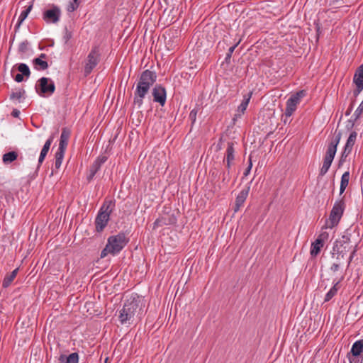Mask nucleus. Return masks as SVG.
Returning a JSON list of instances; mask_svg holds the SVG:
<instances>
[{"instance_id": "f257e3e1", "label": "nucleus", "mask_w": 363, "mask_h": 363, "mask_svg": "<svg viewBox=\"0 0 363 363\" xmlns=\"http://www.w3.org/2000/svg\"><path fill=\"white\" fill-rule=\"evenodd\" d=\"M143 300L138 296L127 298L119 311L118 319L121 325H130L140 319L143 315Z\"/></svg>"}, {"instance_id": "f03ea898", "label": "nucleus", "mask_w": 363, "mask_h": 363, "mask_svg": "<svg viewBox=\"0 0 363 363\" xmlns=\"http://www.w3.org/2000/svg\"><path fill=\"white\" fill-rule=\"evenodd\" d=\"M157 75L155 72L148 69L142 72L134 92V104L141 107L143 99L147 94L150 88L156 82Z\"/></svg>"}, {"instance_id": "7ed1b4c3", "label": "nucleus", "mask_w": 363, "mask_h": 363, "mask_svg": "<svg viewBox=\"0 0 363 363\" xmlns=\"http://www.w3.org/2000/svg\"><path fill=\"white\" fill-rule=\"evenodd\" d=\"M128 240L124 233H118L108 238L105 248L101 251V258H104L108 254H118L127 245Z\"/></svg>"}, {"instance_id": "20e7f679", "label": "nucleus", "mask_w": 363, "mask_h": 363, "mask_svg": "<svg viewBox=\"0 0 363 363\" xmlns=\"http://www.w3.org/2000/svg\"><path fill=\"white\" fill-rule=\"evenodd\" d=\"M113 203L111 201H106L100 208L95 220L96 228L98 232L102 231L106 226L113 211Z\"/></svg>"}, {"instance_id": "39448f33", "label": "nucleus", "mask_w": 363, "mask_h": 363, "mask_svg": "<svg viewBox=\"0 0 363 363\" xmlns=\"http://www.w3.org/2000/svg\"><path fill=\"white\" fill-rule=\"evenodd\" d=\"M345 206V202L342 199L335 202L330 214L329 223H328L329 228H333L338 224L343 214Z\"/></svg>"}, {"instance_id": "423d86ee", "label": "nucleus", "mask_w": 363, "mask_h": 363, "mask_svg": "<svg viewBox=\"0 0 363 363\" xmlns=\"http://www.w3.org/2000/svg\"><path fill=\"white\" fill-rule=\"evenodd\" d=\"M62 15L61 10L59 6L51 4L48 9L43 12V19L47 23L55 24L60 20Z\"/></svg>"}, {"instance_id": "0eeeda50", "label": "nucleus", "mask_w": 363, "mask_h": 363, "mask_svg": "<svg viewBox=\"0 0 363 363\" xmlns=\"http://www.w3.org/2000/svg\"><path fill=\"white\" fill-rule=\"evenodd\" d=\"M328 238L329 234L326 231H322L319 234L316 240L311 243L310 252L312 257H315L320 253L321 248Z\"/></svg>"}, {"instance_id": "6e6552de", "label": "nucleus", "mask_w": 363, "mask_h": 363, "mask_svg": "<svg viewBox=\"0 0 363 363\" xmlns=\"http://www.w3.org/2000/svg\"><path fill=\"white\" fill-rule=\"evenodd\" d=\"M340 139L341 133L339 132L335 134V139L329 144L323 160L333 162L337 152V146L339 144Z\"/></svg>"}, {"instance_id": "1a4fd4ad", "label": "nucleus", "mask_w": 363, "mask_h": 363, "mask_svg": "<svg viewBox=\"0 0 363 363\" xmlns=\"http://www.w3.org/2000/svg\"><path fill=\"white\" fill-rule=\"evenodd\" d=\"M99 56V54L96 49L92 50L88 55L84 66V72L86 74H89L98 64Z\"/></svg>"}, {"instance_id": "9d476101", "label": "nucleus", "mask_w": 363, "mask_h": 363, "mask_svg": "<svg viewBox=\"0 0 363 363\" xmlns=\"http://www.w3.org/2000/svg\"><path fill=\"white\" fill-rule=\"evenodd\" d=\"M39 86L41 93L44 96H50L55 91L54 82L49 78L42 77L39 79Z\"/></svg>"}, {"instance_id": "9b49d317", "label": "nucleus", "mask_w": 363, "mask_h": 363, "mask_svg": "<svg viewBox=\"0 0 363 363\" xmlns=\"http://www.w3.org/2000/svg\"><path fill=\"white\" fill-rule=\"evenodd\" d=\"M154 101L159 103L162 106L165 104L167 94L165 89L161 85H156L152 89Z\"/></svg>"}, {"instance_id": "f8f14e48", "label": "nucleus", "mask_w": 363, "mask_h": 363, "mask_svg": "<svg viewBox=\"0 0 363 363\" xmlns=\"http://www.w3.org/2000/svg\"><path fill=\"white\" fill-rule=\"evenodd\" d=\"M353 82L357 86V94H359L363 89V65H360L357 69L354 75Z\"/></svg>"}, {"instance_id": "ddd939ff", "label": "nucleus", "mask_w": 363, "mask_h": 363, "mask_svg": "<svg viewBox=\"0 0 363 363\" xmlns=\"http://www.w3.org/2000/svg\"><path fill=\"white\" fill-rule=\"evenodd\" d=\"M357 138V133L353 131L350 134V136L347 140V143L345 145L344 150L342 153V159L347 157V155L351 152L352 150V147L354 145L355 140Z\"/></svg>"}, {"instance_id": "4468645a", "label": "nucleus", "mask_w": 363, "mask_h": 363, "mask_svg": "<svg viewBox=\"0 0 363 363\" xmlns=\"http://www.w3.org/2000/svg\"><path fill=\"white\" fill-rule=\"evenodd\" d=\"M251 95H252V93H248L247 94H245L243 96V99H242L241 104L238 107L237 113L235 114L236 117H240L245 113V111L250 103V101L251 99Z\"/></svg>"}, {"instance_id": "2eb2a0df", "label": "nucleus", "mask_w": 363, "mask_h": 363, "mask_svg": "<svg viewBox=\"0 0 363 363\" xmlns=\"http://www.w3.org/2000/svg\"><path fill=\"white\" fill-rule=\"evenodd\" d=\"M53 139H54V137L51 136L45 143V144H44V145H43V148L41 150L39 158H38V167L44 161L45 157H46V155H47V154H48V151L50 150V145H51V144H52V143L53 141Z\"/></svg>"}, {"instance_id": "dca6fc26", "label": "nucleus", "mask_w": 363, "mask_h": 363, "mask_svg": "<svg viewBox=\"0 0 363 363\" xmlns=\"http://www.w3.org/2000/svg\"><path fill=\"white\" fill-rule=\"evenodd\" d=\"M69 135H70L69 130H68L66 128H64L62 130L61 135H60V140L59 147H58L57 150L65 151L67 144H68Z\"/></svg>"}, {"instance_id": "f3484780", "label": "nucleus", "mask_w": 363, "mask_h": 363, "mask_svg": "<svg viewBox=\"0 0 363 363\" xmlns=\"http://www.w3.org/2000/svg\"><path fill=\"white\" fill-rule=\"evenodd\" d=\"M235 159V150L232 143H228L226 150L225 162L228 169H230L231 164Z\"/></svg>"}, {"instance_id": "a211bd4d", "label": "nucleus", "mask_w": 363, "mask_h": 363, "mask_svg": "<svg viewBox=\"0 0 363 363\" xmlns=\"http://www.w3.org/2000/svg\"><path fill=\"white\" fill-rule=\"evenodd\" d=\"M363 352V340H359L354 342L352 346L349 354H353V356H362Z\"/></svg>"}, {"instance_id": "6ab92c4d", "label": "nucleus", "mask_w": 363, "mask_h": 363, "mask_svg": "<svg viewBox=\"0 0 363 363\" xmlns=\"http://www.w3.org/2000/svg\"><path fill=\"white\" fill-rule=\"evenodd\" d=\"M45 57V54H41L40 57L35 58L33 62L34 67L36 69L38 70H44L48 68V62L43 60V58Z\"/></svg>"}, {"instance_id": "aec40b11", "label": "nucleus", "mask_w": 363, "mask_h": 363, "mask_svg": "<svg viewBox=\"0 0 363 363\" xmlns=\"http://www.w3.org/2000/svg\"><path fill=\"white\" fill-rule=\"evenodd\" d=\"M60 363H78L79 356L76 352L70 354L69 356L60 355L59 357Z\"/></svg>"}, {"instance_id": "412c9836", "label": "nucleus", "mask_w": 363, "mask_h": 363, "mask_svg": "<svg viewBox=\"0 0 363 363\" xmlns=\"http://www.w3.org/2000/svg\"><path fill=\"white\" fill-rule=\"evenodd\" d=\"M248 195V191L247 190H242L241 191L239 194L238 195L235 201V205L236 208L235 209V211H238L240 206L243 205L245 203L247 197Z\"/></svg>"}, {"instance_id": "4be33fe9", "label": "nucleus", "mask_w": 363, "mask_h": 363, "mask_svg": "<svg viewBox=\"0 0 363 363\" xmlns=\"http://www.w3.org/2000/svg\"><path fill=\"white\" fill-rule=\"evenodd\" d=\"M25 91L23 89H18L15 91H13L10 95V99L13 103H20L22 101V99L24 98Z\"/></svg>"}, {"instance_id": "5701e85b", "label": "nucleus", "mask_w": 363, "mask_h": 363, "mask_svg": "<svg viewBox=\"0 0 363 363\" xmlns=\"http://www.w3.org/2000/svg\"><path fill=\"white\" fill-rule=\"evenodd\" d=\"M306 94V91L301 90L294 94H292L289 98V100L291 101L292 103L295 104V105L298 106L302 98H303Z\"/></svg>"}, {"instance_id": "b1692460", "label": "nucleus", "mask_w": 363, "mask_h": 363, "mask_svg": "<svg viewBox=\"0 0 363 363\" xmlns=\"http://www.w3.org/2000/svg\"><path fill=\"white\" fill-rule=\"evenodd\" d=\"M350 180V173L349 172H345L341 177V182H340V194H342L346 187L348 186Z\"/></svg>"}, {"instance_id": "393cba45", "label": "nucleus", "mask_w": 363, "mask_h": 363, "mask_svg": "<svg viewBox=\"0 0 363 363\" xmlns=\"http://www.w3.org/2000/svg\"><path fill=\"white\" fill-rule=\"evenodd\" d=\"M18 271V268L15 269L10 274H8L5 277L3 281V286L6 288L12 283L13 279L16 278L17 273Z\"/></svg>"}, {"instance_id": "a878e982", "label": "nucleus", "mask_w": 363, "mask_h": 363, "mask_svg": "<svg viewBox=\"0 0 363 363\" xmlns=\"http://www.w3.org/2000/svg\"><path fill=\"white\" fill-rule=\"evenodd\" d=\"M18 155L16 152L11 151L3 155L2 160L4 164H10L17 159Z\"/></svg>"}, {"instance_id": "bb28decb", "label": "nucleus", "mask_w": 363, "mask_h": 363, "mask_svg": "<svg viewBox=\"0 0 363 363\" xmlns=\"http://www.w3.org/2000/svg\"><path fill=\"white\" fill-rule=\"evenodd\" d=\"M340 281H337L333 286L328 291V292L325 294V302L329 301L332 298L337 294L338 291V285Z\"/></svg>"}, {"instance_id": "cd10ccee", "label": "nucleus", "mask_w": 363, "mask_h": 363, "mask_svg": "<svg viewBox=\"0 0 363 363\" xmlns=\"http://www.w3.org/2000/svg\"><path fill=\"white\" fill-rule=\"evenodd\" d=\"M64 150H57L55 153V167L56 169H59L61 167L64 155H65Z\"/></svg>"}, {"instance_id": "c85d7f7f", "label": "nucleus", "mask_w": 363, "mask_h": 363, "mask_svg": "<svg viewBox=\"0 0 363 363\" xmlns=\"http://www.w3.org/2000/svg\"><path fill=\"white\" fill-rule=\"evenodd\" d=\"M297 106L295 104L290 101L289 99L286 101V107L285 110L286 117H290L296 110Z\"/></svg>"}, {"instance_id": "c756f323", "label": "nucleus", "mask_w": 363, "mask_h": 363, "mask_svg": "<svg viewBox=\"0 0 363 363\" xmlns=\"http://www.w3.org/2000/svg\"><path fill=\"white\" fill-rule=\"evenodd\" d=\"M171 222L169 219H167L165 217H161L157 218L153 223V229H156L160 226L169 225Z\"/></svg>"}, {"instance_id": "7c9ffc66", "label": "nucleus", "mask_w": 363, "mask_h": 363, "mask_svg": "<svg viewBox=\"0 0 363 363\" xmlns=\"http://www.w3.org/2000/svg\"><path fill=\"white\" fill-rule=\"evenodd\" d=\"M32 9V5L28 6L27 8H26L23 11H21L18 16V26L21 25L24 20L27 18L28 13L30 12Z\"/></svg>"}, {"instance_id": "2f4dec72", "label": "nucleus", "mask_w": 363, "mask_h": 363, "mask_svg": "<svg viewBox=\"0 0 363 363\" xmlns=\"http://www.w3.org/2000/svg\"><path fill=\"white\" fill-rule=\"evenodd\" d=\"M18 69L20 72L21 74L23 76H26L27 77H29L30 74V69L28 66L24 63H21L18 66Z\"/></svg>"}, {"instance_id": "473e14b6", "label": "nucleus", "mask_w": 363, "mask_h": 363, "mask_svg": "<svg viewBox=\"0 0 363 363\" xmlns=\"http://www.w3.org/2000/svg\"><path fill=\"white\" fill-rule=\"evenodd\" d=\"M80 0H71L67 6V10L68 12H73L79 7Z\"/></svg>"}, {"instance_id": "72a5a7b5", "label": "nucleus", "mask_w": 363, "mask_h": 363, "mask_svg": "<svg viewBox=\"0 0 363 363\" xmlns=\"http://www.w3.org/2000/svg\"><path fill=\"white\" fill-rule=\"evenodd\" d=\"M349 242H350L349 237L347 235H343L339 241L336 242L335 246L333 247V250L335 251L337 249V250L339 251V247H338L339 244L342 245V244H346V243H348Z\"/></svg>"}, {"instance_id": "f704fd0d", "label": "nucleus", "mask_w": 363, "mask_h": 363, "mask_svg": "<svg viewBox=\"0 0 363 363\" xmlns=\"http://www.w3.org/2000/svg\"><path fill=\"white\" fill-rule=\"evenodd\" d=\"M105 160H106V158H105V157H104V158H102V159L100 160V162H99V160H97V161L95 162V164L93 165V167H91V174L90 177H89V179H91V178L94 176V174H96V171H97L98 168L99 167L100 164H101V163L104 162H105Z\"/></svg>"}, {"instance_id": "c9c22d12", "label": "nucleus", "mask_w": 363, "mask_h": 363, "mask_svg": "<svg viewBox=\"0 0 363 363\" xmlns=\"http://www.w3.org/2000/svg\"><path fill=\"white\" fill-rule=\"evenodd\" d=\"M332 162L323 160V164L320 170V174L321 176L325 175L331 166Z\"/></svg>"}, {"instance_id": "e433bc0d", "label": "nucleus", "mask_w": 363, "mask_h": 363, "mask_svg": "<svg viewBox=\"0 0 363 363\" xmlns=\"http://www.w3.org/2000/svg\"><path fill=\"white\" fill-rule=\"evenodd\" d=\"M347 359L350 363H362V356H353V354L347 355Z\"/></svg>"}, {"instance_id": "4c0bfd02", "label": "nucleus", "mask_w": 363, "mask_h": 363, "mask_svg": "<svg viewBox=\"0 0 363 363\" xmlns=\"http://www.w3.org/2000/svg\"><path fill=\"white\" fill-rule=\"evenodd\" d=\"M363 113V99L362 101L360 103L357 108L355 110L354 113V116L356 118H358L361 114Z\"/></svg>"}, {"instance_id": "58836bf2", "label": "nucleus", "mask_w": 363, "mask_h": 363, "mask_svg": "<svg viewBox=\"0 0 363 363\" xmlns=\"http://www.w3.org/2000/svg\"><path fill=\"white\" fill-rule=\"evenodd\" d=\"M340 262H336V263L333 264L330 267V270L333 272H337L340 268Z\"/></svg>"}, {"instance_id": "ea45409f", "label": "nucleus", "mask_w": 363, "mask_h": 363, "mask_svg": "<svg viewBox=\"0 0 363 363\" xmlns=\"http://www.w3.org/2000/svg\"><path fill=\"white\" fill-rule=\"evenodd\" d=\"M252 162H251V160L250 159L249 160V165L247 167V168L245 169V172H244V176H247L250 171H251V169H252Z\"/></svg>"}, {"instance_id": "a19ab883", "label": "nucleus", "mask_w": 363, "mask_h": 363, "mask_svg": "<svg viewBox=\"0 0 363 363\" xmlns=\"http://www.w3.org/2000/svg\"><path fill=\"white\" fill-rule=\"evenodd\" d=\"M13 79L16 82H21L23 80V75L18 73L13 77Z\"/></svg>"}, {"instance_id": "79ce46f5", "label": "nucleus", "mask_w": 363, "mask_h": 363, "mask_svg": "<svg viewBox=\"0 0 363 363\" xmlns=\"http://www.w3.org/2000/svg\"><path fill=\"white\" fill-rule=\"evenodd\" d=\"M240 41H238L236 44H235L233 46H231L229 50H228V57H230L231 55L233 54V52H234L235 48L238 46V45L239 44Z\"/></svg>"}, {"instance_id": "37998d69", "label": "nucleus", "mask_w": 363, "mask_h": 363, "mask_svg": "<svg viewBox=\"0 0 363 363\" xmlns=\"http://www.w3.org/2000/svg\"><path fill=\"white\" fill-rule=\"evenodd\" d=\"M357 251V245H355L353 251L352 252L350 256V258H349V261H348V265L350 264V262H352L354 255H355V252Z\"/></svg>"}, {"instance_id": "c03bdc74", "label": "nucleus", "mask_w": 363, "mask_h": 363, "mask_svg": "<svg viewBox=\"0 0 363 363\" xmlns=\"http://www.w3.org/2000/svg\"><path fill=\"white\" fill-rule=\"evenodd\" d=\"M11 114L13 117L18 118L20 115V111L18 109H13Z\"/></svg>"}, {"instance_id": "a18cd8bd", "label": "nucleus", "mask_w": 363, "mask_h": 363, "mask_svg": "<svg viewBox=\"0 0 363 363\" xmlns=\"http://www.w3.org/2000/svg\"><path fill=\"white\" fill-rule=\"evenodd\" d=\"M65 38H66V41H67L70 38H71V35L69 33H67Z\"/></svg>"}, {"instance_id": "49530a36", "label": "nucleus", "mask_w": 363, "mask_h": 363, "mask_svg": "<svg viewBox=\"0 0 363 363\" xmlns=\"http://www.w3.org/2000/svg\"><path fill=\"white\" fill-rule=\"evenodd\" d=\"M195 116H196V113H194V111H191L190 113V117L195 118Z\"/></svg>"}]
</instances>
